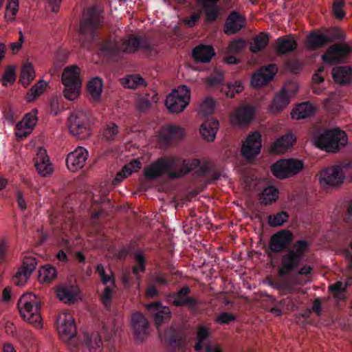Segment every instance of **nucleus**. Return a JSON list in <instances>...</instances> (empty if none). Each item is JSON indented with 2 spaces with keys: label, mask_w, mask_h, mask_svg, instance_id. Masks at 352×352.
Segmentation results:
<instances>
[{
  "label": "nucleus",
  "mask_w": 352,
  "mask_h": 352,
  "mask_svg": "<svg viewBox=\"0 0 352 352\" xmlns=\"http://www.w3.org/2000/svg\"><path fill=\"white\" fill-rule=\"evenodd\" d=\"M244 89L243 85L240 80L228 82L221 88V92L226 98H233L235 95L241 93Z\"/></svg>",
  "instance_id": "4c0bfd02"
},
{
  "label": "nucleus",
  "mask_w": 352,
  "mask_h": 352,
  "mask_svg": "<svg viewBox=\"0 0 352 352\" xmlns=\"http://www.w3.org/2000/svg\"><path fill=\"white\" fill-rule=\"evenodd\" d=\"M255 109L254 107L250 105H242L236 108L232 113L231 120L234 124H247L252 121Z\"/></svg>",
  "instance_id": "b1692460"
},
{
  "label": "nucleus",
  "mask_w": 352,
  "mask_h": 352,
  "mask_svg": "<svg viewBox=\"0 0 352 352\" xmlns=\"http://www.w3.org/2000/svg\"><path fill=\"white\" fill-rule=\"evenodd\" d=\"M146 309L149 314L154 318L155 322L158 325L165 320H169L171 312L169 308L162 305L160 302H153L148 304Z\"/></svg>",
  "instance_id": "4be33fe9"
},
{
  "label": "nucleus",
  "mask_w": 352,
  "mask_h": 352,
  "mask_svg": "<svg viewBox=\"0 0 352 352\" xmlns=\"http://www.w3.org/2000/svg\"><path fill=\"white\" fill-rule=\"evenodd\" d=\"M344 2L342 0H335L333 4V14L337 19H342L345 13L342 10Z\"/></svg>",
  "instance_id": "338daca9"
},
{
  "label": "nucleus",
  "mask_w": 352,
  "mask_h": 352,
  "mask_svg": "<svg viewBox=\"0 0 352 352\" xmlns=\"http://www.w3.org/2000/svg\"><path fill=\"white\" fill-rule=\"evenodd\" d=\"M10 241L7 236L0 238V263H6L8 261Z\"/></svg>",
  "instance_id": "3c124183"
},
{
  "label": "nucleus",
  "mask_w": 352,
  "mask_h": 352,
  "mask_svg": "<svg viewBox=\"0 0 352 352\" xmlns=\"http://www.w3.org/2000/svg\"><path fill=\"white\" fill-rule=\"evenodd\" d=\"M89 3V42L98 38L106 24L105 0H91Z\"/></svg>",
  "instance_id": "6e6552de"
},
{
  "label": "nucleus",
  "mask_w": 352,
  "mask_h": 352,
  "mask_svg": "<svg viewBox=\"0 0 352 352\" xmlns=\"http://www.w3.org/2000/svg\"><path fill=\"white\" fill-rule=\"evenodd\" d=\"M131 325L135 338L142 342L148 333V323L144 315L136 312L132 315Z\"/></svg>",
  "instance_id": "5701e85b"
},
{
  "label": "nucleus",
  "mask_w": 352,
  "mask_h": 352,
  "mask_svg": "<svg viewBox=\"0 0 352 352\" xmlns=\"http://www.w3.org/2000/svg\"><path fill=\"white\" fill-rule=\"evenodd\" d=\"M351 52L349 46L335 44L322 55V58L325 63L336 65L344 63L348 54Z\"/></svg>",
  "instance_id": "2eb2a0df"
},
{
  "label": "nucleus",
  "mask_w": 352,
  "mask_h": 352,
  "mask_svg": "<svg viewBox=\"0 0 352 352\" xmlns=\"http://www.w3.org/2000/svg\"><path fill=\"white\" fill-rule=\"evenodd\" d=\"M113 294V289L106 285L102 294L100 296V300L107 309H109Z\"/></svg>",
  "instance_id": "680f3d73"
},
{
  "label": "nucleus",
  "mask_w": 352,
  "mask_h": 352,
  "mask_svg": "<svg viewBox=\"0 0 352 352\" xmlns=\"http://www.w3.org/2000/svg\"><path fill=\"white\" fill-rule=\"evenodd\" d=\"M295 142L296 137L292 133H286L271 144L270 151L274 154L284 153Z\"/></svg>",
  "instance_id": "a878e982"
},
{
  "label": "nucleus",
  "mask_w": 352,
  "mask_h": 352,
  "mask_svg": "<svg viewBox=\"0 0 352 352\" xmlns=\"http://www.w3.org/2000/svg\"><path fill=\"white\" fill-rule=\"evenodd\" d=\"M192 55L197 63H208L215 52L212 46L201 45L193 49Z\"/></svg>",
  "instance_id": "c756f323"
},
{
  "label": "nucleus",
  "mask_w": 352,
  "mask_h": 352,
  "mask_svg": "<svg viewBox=\"0 0 352 352\" xmlns=\"http://www.w3.org/2000/svg\"><path fill=\"white\" fill-rule=\"evenodd\" d=\"M310 243L306 240L296 241L292 248L288 249L281 256L280 266L278 274L280 276L287 275L295 272L301 263L305 253L308 250Z\"/></svg>",
  "instance_id": "7ed1b4c3"
},
{
  "label": "nucleus",
  "mask_w": 352,
  "mask_h": 352,
  "mask_svg": "<svg viewBox=\"0 0 352 352\" xmlns=\"http://www.w3.org/2000/svg\"><path fill=\"white\" fill-rule=\"evenodd\" d=\"M118 133V126L116 124L107 125L103 132L104 138L109 141H114Z\"/></svg>",
  "instance_id": "052dcab7"
},
{
  "label": "nucleus",
  "mask_w": 352,
  "mask_h": 352,
  "mask_svg": "<svg viewBox=\"0 0 352 352\" xmlns=\"http://www.w3.org/2000/svg\"><path fill=\"white\" fill-rule=\"evenodd\" d=\"M19 8V0H8L6 7L5 20L7 22H12Z\"/></svg>",
  "instance_id": "09e8293b"
},
{
  "label": "nucleus",
  "mask_w": 352,
  "mask_h": 352,
  "mask_svg": "<svg viewBox=\"0 0 352 352\" xmlns=\"http://www.w3.org/2000/svg\"><path fill=\"white\" fill-rule=\"evenodd\" d=\"M96 271L98 274L102 284L107 285L109 282H111L112 285L115 284L114 278H111L109 275L106 274L104 268L102 264H98L96 266Z\"/></svg>",
  "instance_id": "e2e57ef3"
},
{
  "label": "nucleus",
  "mask_w": 352,
  "mask_h": 352,
  "mask_svg": "<svg viewBox=\"0 0 352 352\" xmlns=\"http://www.w3.org/2000/svg\"><path fill=\"white\" fill-rule=\"evenodd\" d=\"M56 276V268L50 265L43 266L38 271V280L43 284H50Z\"/></svg>",
  "instance_id": "79ce46f5"
},
{
  "label": "nucleus",
  "mask_w": 352,
  "mask_h": 352,
  "mask_svg": "<svg viewBox=\"0 0 352 352\" xmlns=\"http://www.w3.org/2000/svg\"><path fill=\"white\" fill-rule=\"evenodd\" d=\"M320 179L322 185L336 186L343 182L344 175L339 166H332L322 171Z\"/></svg>",
  "instance_id": "6ab92c4d"
},
{
  "label": "nucleus",
  "mask_w": 352,
  "mask_h": 352,
  "mask_svg": "<svg viewBox=\"0 0 352 352\" xmlns=\"http://www.w3.org/2000/svg\"><path fill=\"white\" fill-rule=\"evenodd\" d=\"M88 151L83 147L78 146L69 153L66 158V165L69 170L78 171L83 168L87 160Z\"/></svg>",
  "instance_id": "f3484780"
},
{
  "label": "nucleus",
  "mask_w": 352,
  "mask_h": 352,
  "mask_svg": "<svg viewBox=\"0 0 352 352\" xmlns=\"http://www.w3.org/2000/svg\"><path fill=\"white\" fill-rule=\"evenodd\" d=\"M328 43H329V40L324 34L312 32L307 38V45L312 50L322 47Z\"/></svg>",
  "instance_id": "a19ab883"
},
{
  "label": "nucleus",
  "mask_w": 352,
  "mask_h": 352,
  "mask_svg": "<svg viewBox=\"0 0 352 352\" xmlns=\"http://www.w3.org/2000/svg\"><path fill=\"white\" fill-rule=\"evenodd\" d=\"M35 168L38 173L42 177H47L54 172L52 164L50 161L46 149L40 147L33 158Z\"/></svg>",
  "instance_id": "dca6fc26"
},
{
  "label": "nucleus",
  "mask_w": 352,
  "mask_h": 352,
  "mask_svg": "<svg viewBox=\"0 0 352 352\" xmlns=\"http://www.w3.org/2000/svg\"><path fill=\"white\" fill-rule=\"evenodd\" d=\"M315 107L311 102H303L297 104L292 111L291 116L293 119L300 120L306 118L315 112Z\"/></svg>",
  "instance_id": "473e14b6"
},
{
  "label": "nucleus",
  "mask_w": 352,
  "mask_h": 352,
  "mask_svg": "<svg viewBox=\"0 0 352 352\" xmlns=\"http://www.w3.org/2000/svg\"><path fill=\"white\" fill-rule=\"evenodd\" d=\"M245 47V41L239 38L232 41L228 45V50L230 53H239Z\"/></svg>",
  "instance_id": "bf43d9fd"
},
{
  "label": "nucleus",
  "mask_w": 352,
  "mask_h": 352,
  "mask_svg": "<svg viewBox=\"0 0 352 352\" xmlns=\"http://www.w3.org/2000/svg\"><path fill=\"white\" fill-rule=\"evenodd\" d=\"M236 320V316L230 313H221L216 319V322L220 324H228Z\"/></svg>",
  "instance_id": "69168bd1"
},
{
  "label": "nucleus",
  "mask_w": 352,
  "mask_h": 352,
  "mask_svg": "<svg viewBox=\"0 0 352 352\" xmlns=\"http://www.w3.org/2000/svg\"><path fill=\"white\" fill-rule=\"evenodd\" d=\"M133 259L135 262V265L132 267V272L134 276H138L140 272H145L146 259L143 253L140 251L134 252Z\"/></svg>",
  "instance_id": "c03bdc74"
},
{
  "label": "nucleus",
  "mask_w": 352,
  "mask_h": 352,
  "mask_svg": "<svg viewBox=\"0 0 352 352\" xmlns=\"http://www.w3.org/2000/svg\"><path fill=\"white\" fill-rule=\"evenodd\" d=\"M269 43V34L263 32L256 36L254 43L250 45V51L253 53H257L263 50Z\"/></svg>",
  "instance_id": "a18cd8bd"
},
{
  "label": "nucleus",
  "mask_w": 352,
  "mask_h": 352,
  "mask_svg": "<svg viewBox=\"0 0 352 352\" xmlns=\"http://www.w3.org/2000/svg\"><path fill=\"white\" fill-rule=\"evenodd\" d=\"M294 238V234L287 229L279 230L272 234L265 250L268 257L272 258L273 254L281 253L286 250L293 242Z\"/></svg>",
  "instance_id": "9d476101"
},
{
  "label": "nucleus",
  "mask_w": 352,
  "mask_h": 352,
  "mask_svg": "<svg viewBox=\"0 0 352 352\" xmlns=\"http://www.w3.org/2000/svg\"><path fill=\"white\" fill-rule=\"evenodd\" d=\"M214 109V101L211 98H206L200 106L199 111L204 115H210L213 113Z\"/></svg>",
  "instance_id": "4d7b16f0"
},
{
  "label": "nucleus",
  "mask_w": 352,
  "mask_h": 352,
  "mask_svg": "<svg viewBox=\"0 0 352 352\" xmlns=\"http://www.w3.org/2000/svg\"><path fill=\"white\" fill-rule=\"evenodd\" d=\"M30 275L20 269L12 278L13 283L18 286H23L25 284Z\"/></svg>",
  "instance_id": "0e129e2a"
},
{
  "label": "nucleus",
  "mask_w": 352,
  "mask_h": 352,
  "mask_svg": "<svg viewBox=\"0 0 352 352\" xmlns=\"http://www.w3.org/2000/svg\"><path fill=\"white\" fill-rule=\"evenodd\" d=\"M195 170L194 175L201 179L205 184L217 181L220 173L214 165L208 161L201 162L199 159H182L176 156H164L151 162L143 170V175L147 180H156L166 175L170 179H180Z\"/></svg>",
  "instance_id": "f257e3e1"
},
{
  "label": "nucleus",
  "mask_w": 352,
  "mask_h": 352,
  "mask_svg": "<svg viewBox=\"0 0 352 352\" xmlns=\"http://www.w3.org/2000/svg\"><path fill=\"white\" fill-rule=\"evenodd\" d=\"M160 138L166 144L174 140H180L184 136L182 128L176 125H169L163 128L160 133Z\"/></svg>",
  "instance_id": "7c9ffc66"
},
{
  "label": "nucleus",
  "mask_w": 352,
  "mask_h": 352,
  "mask_svg": "<svg viewBox=\"0 0 352 352\" xmlns=\"http://www.w3.org/2000/svg\"><path fill=\"white\" fill-rule=\"evenodd\" d=\"M124 85L129 89H136L140 85H145V80L139 75L131 76L126 78Z\"/></svg>",
  "instance_id": "864d4df0"
},
{
  "label": "nucleus",
  "mask_w": 352,
  "mask_h": 352,
  "mask_svg": "<svg viewBox=\"0 0 352 352\" xmlns=\"http://www.w3.org/2000/svg\"><path fill=\"white\" fill-rule=\"evenodd\" d=\"M36 113L37 110L34 109L32 112L25 114L23 118L19 122V126L20 127L30 128L32 131L37 122Z\"/></svg>",
  "instance_id": "8fccbe9b"
},
{
  "label": "nucleus",
  "mask_w": 352,
  "mask_h": 352,
  "mask_svg": "<svg viewBox=\"0 0 352 352\" xmlns=\"http://www.w3.org/2000/svg\"><path fill=\"white\" fill-rule=\"evenodd\" d=\"M210 328L206 325H199L197 331V342L194 346L197 352L201 351L205 345V341L210 336Z\"/></svg>",
  "instance_id": "ea45409f"
},
{
  "label": "nucleus",
  "mask_w": 352,
  "mask_h": 352,
  "mask_svg": "<svg viewBox=\"0 0 352 352\" xmlns=\"http://www.w3.org/2000/svg\"><path fill=\"white\" fill-rule=\"evenodd\" d=\"M276 72L274 65H269L255 72L251 78V86L253 87H260L271 81Z\"/></svg>",
  "instance_id": "aec40b11"
},
{
  "label": "nucleus",
  "mask_w": 352,
  "mask_h": 352,
  "mask_svg": "<svg viewBox=\"0 0 352 352\" xmlns=\"http://www.w3.org/2000/svg\"><path fill=\"white\" fill-rule=\"evenodd\" d=\"M120 53L134 54L141 50L147 56L157 54V45L147 36L131 34L121 40Z\"/></svg>",
  "instance_id": "39448f33"
},
{
  "label": "nucleus",
  "mask_w": 352,
  "mask_h": 352,
  "mask_svg": "<svg viewBox=\"0 0 352 352\" xmlns=\"http://www.w3.org/2000/svg\"><path fill=\"white\" fill-rule=\"evenodd\" d=\"M47 86V82L43 80H38L33 85L26 94V100L28 102L34 101L36 98L41 96Z\"/></svg>",
  "instance_id": "37998d69"
},
{
  "label": "nucleus",
  "mask_w": 352,
  "mask_h": 352,
  "mask_svg": "<svg viewBox=\"0 0 352 352\" xmlns=\"http://www.w3.org/2000/svg\"><path fill=\"white\" fill-rule=\"evenodd\" d=\"M246 23L245 16L236 10H232L226 19L223 31L226 35H233L240 32Z\"/></svg>",
  "instance_id": "a211bd4d"
},
{
  "label": "nucleus",
  "mask_w": 352,
  "mask_h": 352,
  "mask_svg": "<svg viewBox=\"0 0 352 352\" xmlns=\"http://www.w3.org/2000/svg\"><path fill=\"white\" fill-rule=\"evenodd\" d=\"M76 39L82 46H86L88 41V9L84 8L82 16L80 21L79 28Z\"/></svg>",
  "instance_id": "c9c22d12"
},
{
  "label": "nucleus",
  "mask_w": 352,
  "mask_h": 352,
  "mask_svg": "<svg viewBox=\"0 0 352 352\" xmlns=\"http://www.w3.org/2000/svg\"><path fill=\"white\" fill-rule=\"evenodd\" d=\"M313 142L321 150L336 153L347 144L348 137L339 128L318 129L313 135Z\"/></svg>",
  "instance_id": "f03ea898"
},
{
  "label": "nucleus",
  "mask_w": 352,
  "mask_h": 352,
  "mask_svg": "<svg viewBox=\"0 0 352 352\" xmlns=\"http://www.w3.org/2000/svg\"><path fill=\"white\" fill-rule=\"evenodd\" d=\"M333 78L340 85H347L352 81V67L341 66L333 69Z\"/></svg>",
  "instance_id": "2f4dec72"
},
{
  "label": "nucleus",
  "mask_w": 352,
  "mask_h": 352,
  "mask_svg": "<svg viewBox=\"0 0 352 352\" xmlns=\"http://www.w3.org/2000/svg\"><path fill=\"white\" fill-rule=\"evenodd\" d=\"M15 68L14 66H8L1 78V82L3 86L7 87L8 84H13L15 82Z\"/></svg>",
  "instance_id": "603ef678"
},
{
  "label": "nucleus",
  "mask_w": 352,
  "mask_h": 352,
  "mask_svg": "<svg viewBox=\"0 0 352 352\" xmlns=\"http://www.w3.org/2000/svg\"><path fill=\"white\" fill-rule=\"evenodd\" d=\"M61 79L64 85V97L69 100L76 99L80 94L82 85L80 68L76 65L65 67L62 73Z\"/></svg>",
  "instance_id": "0eeeda50"
},
{
  "label": "nucleus",
  "mask_w": 352,
  "mask_h": 352,
  "mask_svg": "<svg viewBox=\"0 0 352 352\" xmlns=\"http://www.w3.org/2000/svg\"><path fill=\"white\" fill-rule=\"evenodd\" d=\"M288 91L285 87L276 94L271 104V111L275 113L280 112L289 103Z\"/></svg>",
  "instance_id": "f704fd0d"
},
{
  "label": "nucleus",
  "mask_w": 352,
  "mask_h": 352,
  "mask_svg": "<svg viewBox=\"0 0 352 352\" xmlns=\"http://www.w3.org/2000/svg\"><path fill=\"white\" fill-rule=\"evenodd\" d=\"M191 289L186 285L176 292H170L166 294V302L175 307H187L190 310H194L199 304L198 300L189 294Z\"/></svg>",
  "instance_id": "9b49d317"
},
{
  "label": "nucleus",
  "mask_w": 352,
  "mask_h": 352,
  "mask_svg": "<svg viewBox=\"0 0 352 352\" xmlns=\"http://www.w3.org/2000/svg\"><path fill=\"white\" fill-rule=\"evenodd\" d=\"M278 193L277 188L270 185L263 190L262 196L260 198H278Z\"/></svg>",
  "instance_id": "774afa93"
},
{
  "label": "nucleus",
  "mask_w": 352,
  "mask_h": 352,
  "mask_svg": "<svg viewBox=\"0 0 352 352\" xmlns=\"http://www.w3.org/2000/svg\"><path fill=\"white\" fill-rule=\"evenodd\" d=\"M35 78V72L31 63L23 64L20 73L19 82L24 87L28 86Z\"/></svg>",
  "instance_id": "58836bf2"
},
{
  "label": "nucleus",
  "mask_w": 352,
  "mask_h": 352,
  "mask_svg": "<svg viewBox=\"0 0 352 352\" xmlns=\"http://www.w3.org/2000/svg\"><path fill=\"white\" fill-rule=\"evenodd\" d=\"M56 295L65 303L74 302L79 297L78 289L73 287H60L56 289Z\"/></svg>",
  "instance_id": "e433bc0d"
},
{
  "label": "nucleus",
  "mask_w": 352,
  "mask_h": 352,
  "mask_svg": "<svg viewBox=\"0 0 352 352\" xmlns=\"http://www.w3.org/2000/svg\"><path fill=\"white\" fill-rule=\"evenodd\" d=\"M289 214L285 211H280L268 216L267 223L270 227L276 228L282 226L289 219Z\"/></svg>",
  "instance_id": "de8ad7c7"
},
{
  "label": "nucleus",
  "mask_w": 352,
  "mask_h": 352,
  "mask_svg": "<svg viewBox=\"0 0 352 352\" xmlns=\"http://www.w3.org/2000/svg\"><path fill=\"white\" fill-rule=\"evenodd\" d=\"M304 164L298 159H283L278 160L271 166L272 174L283 179L298 174L303 168Z\"/></svg>",
  "instance_id": "1a4fd4ad"
},
{
  "label": "nucleus",
  "mask_w": 352,
  "mask_h": 352,
  "mask_svg": "<svg viewBox=\"0 0 352 352\" xmlns=\"http://www.w3.org/2000/svg\"><path fill=\"white\" fill-rule=\"evenodd\" d=\"M102 88L103 84L100 78L96 77L89 80V96L94 100H100Z\"/></svg>",
  "instance_id": "49530a36"
},
{
  "label": "nucleus",
  "mask_w": 352,
  "mask_h": 352,
  "mask_svg": "<svg viewBox=\"0 0 352 352\" xmlns=\"http://www.w3.org/2000/svg\"><path fill=\"white\" fill-rule=\"evenodd\" d=\"M276 52L279 55L287 54L294 52L297 47V42L292 38L280 36L276 41Z\"/></svg>",
  "instance_id": "72a5a7b5"
},
{
  "label": "nucleus",
  "mask_w": 352,
  "mask_h": 352,
  "mask_svg": "<svg viewBox=\"0 0 352 352\" xmlns=\"http://www.w3.org/2000/svg\"><path fill=\"white\" fill-rule=\"evenodd\" d=\"M98 54L101 56L112 59L120 54V49L115 41L104 40L98 43Z\"/></svg>",
  "instance_id": "bb28decb"
},
{
  "label": "nucleus",
  "mask_w": 352,
  "mask_h": 352,
  "mask_svg": "<svg viewBox=\"0 0 352 352\" xmlns=\"http://www.w3.org/2000/svg\"><path fill=\"white\" fill-rule=\"evenodd\" d=\"M88 117L83 111H79L72 114L67 120L68 128L70 133L78 139L84 140L88 137L86 123Z\"/></svg>",
  "instance_id": "ddd939ff"
},
{
  "label": "nucleus",
  "mask_w": 352,
  "mask_h": 352,
  "mask_svg": "<svg viewBox=\"0 0 352 352\" xmlns=\"http://www.w3.org/2000/svg\"><path fill=\"white\" fill-rule=\"evenodd\" d=\"M327 37L329 40V43L334 41H343L345 39V35L342 31L336 27H333L327 30Z\"/></svg>",
  "instance_id": "5fc2aeb1"
},
{
  "label": "nucleus",
  "mask_w": 352,
  "mask_h": 352,
  "mask_svg": "<svg viewBox=\"0 0 352 352\" xmlns=\"http://www.w3.org/2000/svg\"><path fill=\"white\" fill-rule=\"evenodd\" d=\"M166 340L170 349L176 352L187 346V338L183 331L172 330L166 334Z\"/></svg>",
  "instance_id": "393cba45"
},
{
  "label": "nucleus",
  "mask_w": 352,
  "mask_h": 352,
  "mask_svg": "<svg viewBox=\"0 0 352 352\" xmlns=\"http://www.w3.org/2000/svg\"><path fill=\"white\" fill-rule=\"evenodd\" d=\"M189 100V90L186 86L183 85L180 87L179 90L173 91L166 97L165 105L170 111L178 113L186 107Z\"/></svg>",
  "instance_id": "f8f14e48"
},
{
  "label": "nucleus",
  "mask_w": 352,
  "mask_h": 352,
  "mask_svg": "<svg viewBox=\"0 0 352 352\" xmlns=\"http://www.w3.org/2000/svg\"><path fill=\"white\" fill-rule=\"evenodd\" d=\"M142 164L139 159H134L129 164H125L122 168L117 173L112 181L113 186L120 184L125 178L131 175L133 171H138L141 168Z\"/></svg>",
  "instance_id": "c85d7f7f"
},
{
  "label": "nucleus",
  "mask_w": 352,
  "mask_h": 352,
  "mask_svg": "<svg viewBox=\"0 0 352 352\" xmlns=\"http://www.w3.org/2000/svg\"><path fill=\"white\" fill-rule=\"evenodd\" d=\"M18 309L21 316L32 323L36 328H41V316L40 314L41 302L32 293L23 294L18 301Z\"/></svg>",
  "instance_id": "423d86ee"
},
{
  "label": "nucleus",
  "mask_w": 352,
  "mask_h": 352,
  "mask_svg": "<svg viewBox=\"0 0 352 352\" xmlns=\"http://www.w3.org/2000/svg\"><path fill=\"white\" fill-rule=\"evenodd\" d=\"M56 329L61 340L69 342V346L72 352H80L85 347L86 342H76L72 340L76 335V327L72 316L69 313H61L56 320Z\"/></svg>",
  "instance_id": "20e7f679"
},
{
  "label": "nucleus",
  "mask_w": 352,
  "mask_h": 352,
  "mask_svg": "<svg viewBox=\"0 0 352 352\" xmlns=\"http://www.w3.org/2000/svg\"><path fill=\"white\" fill-rule=\"evenodd\" d=\"M343 287V283L341 281H337L336 283L331 285L329 287V290L333 293L335 298L341 299L342 298V295L346 292V286Z\"/></svg>",
  "instance_id": "13d9d810"
},
{
  "label": "nucleus",
  "mask_w": 352,
  "mask_h": 352,
  "mask_svg": "<svg viewBox=\"0 0 352 352\" xmlns=\"http://www.w3.org/2000/svg\"><path fill=\"white\" fill-rule=\"evenodd\" d=\"M37 265L36 259L32 256H25L23 258L21 270L28 274L31 275Z\"/></svg>",
  "instance_id": "6e6d98bb"
},
{
  "label": "nucleus",
  "mask_w": 352,
  "mask_h": 352,
  "mask_svg": "<svg viewBox=\"0 0 352 352\" xmlns=\"http://www.w3.org/2000/svg\"><path fill=\"white\" fill-rule=\"evenodd\" d=\"M220 0H199V2L208 23H213L221 18V8L218 4Z\"/></svg>",
  "instance_id": "412c9836"
},
{
  "label": "nucleus",
  "mask_w": 352,
  "mask_h": 352,
  "mask_svg": "<svg viewBox=\"0 0 352 352\" xmlns=\"http://www.w3.org/2000/svg\"><path fill=\"white\" fill-rule=\"evenodd\" d=\"M261 135L259 132L250 133L243 143L242 156L248 160H254L261 152Z\"/></svg>",
  "instance_id": "4468645a"
},
{
  "label": "nucleus",
  "mask_w": 352,
  "mask_h": 352,
  "mask_svg": "<svg viewBox=\"0 0 352 352\" xmlns=\"http://www.w3.org/2000/svg\"><path fill=\"white\" fill-rule=\"evenodd\" d=\"M218 120L210 118L206 120L200 126L199 132L202 138L208 142H213L219 130Z\"/></svg>",
  "instance_id": "cd10ccee"
}]
</instances>
